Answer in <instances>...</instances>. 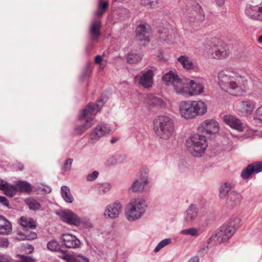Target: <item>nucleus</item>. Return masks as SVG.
<instances>
[{"instance_id": "obj_13", "label": "nucleus", "mask_w": 262, "mask_h": 262, "mask_svg": "<svg viewBox=\"0 0 262 262\" xmlns=\"http://www.w3.org/2000/svg\"><path fill=\"white\" fill-rule=\"evenodd\" d=\"M62 220L67 224L78 226L80 224V218L74 212L69 209L62 210L58 213Z\"/></svg>"}, {"instance_id": "obj_46", "label": "nucleus", "mask_w": 262, "mask_h": 262, "mask_svg": "<svg viewBox=\"0 0 262 262\" xmlns=\"http://www.w3.org/2000/svg\"><path fill=\"white\" fill-rule=\"evenodd\" d=\"M157 0H141V4L150 8H153L157 4Z\"/></svg>"}, {"instance_id": "obj_63", "label": "nucleus", "mask_w": 262, "mask_h": 262, "mask_svg": "<svg viewBox=\"0 0 262 262\" xmlns=\"http://www.w3.org/2000/svg\"><path fill=\"white\" fill-rule=\"evenodd\" d=\"M215 3L218 6H223L225 3V0H215Z\"/></svg>"}, {"instance_id": "obj_17", "label": "nucleus", "mask_w": 262, "mask_h": 262, "mask_svg": "<svg viewBox=\"0 0 262 262\" xmlns=\"http://www.w3.org/2000/svg\"><path fill=\"white\" fill-rule=\"evenodd\" d=\"M104 104V101L102 99L98 100L95 104L89 103L84 108L83 111V116L86 117L88 115L94 119V116L100 110Z\"/></svg>"}, {"instance_id": "obj_4", "label": "nucleus", "mask_w": 262, "mask_h": 262, "mask_svg": "<svg viewBox=\"0 0 262 262\" xmlns=\"http://www.w3.org/2000/svg\"><path fill=\"white\" fill-rule=\"evenodd\" d=\"M186 146L188 152L193 156L201 157L204 155L207 146L206 137L199 134L191 136L186 141Z\"/></svg>"}, {"instance_id": "obj_12", "label": "nucleus", "mask_w": 262, "mask_h": 262, "mask_svg": "<svg viewBox=\"0 0 262 262\" xmlns=\"http://www.w3.org/2000/svg\"><path fill=\"white\" fill-rule=\"evenodd\" d=\"M153 71L149 70L142 72L139 75L136 76L135 80L144 88L149 89L153 85Z\"/></svg>"}, {"instance_id": "obj_38", "label": "nucleus", "mask_w": 262, "mask_h": 262, "mask_svg": "<svg viewBox=\"0 0 262 262\" xmlns=\"http://www.w3.org/2000/svg\"><path fill=\"white\" fill-rule=\"evenodd\" d=\"M148 103L150 105L156 107H162L164 105L163 100L160 98L154 96H150L148 97Z\"/></svg>"}, {"instance_id": "obj_43", "label": "nucleus", "mask_w": 262, "mask_h": 262, "mask_svg": "<svg viewBox=\"0 0 262 262\" xmlns=\"http://www.w3.org/2000/svg\"><path fill=\"white\" fill-rule=\"evenodd\" d=\"M171 243V238H165L162 240L155 248L154 251L156 253L159 252L161 249Z\"/></svg>"}, {"instance_id": "obj_25", "label": "nucleus", "mask_w": 262, "mask_h": 262, "mask_svg": "<svg viewBox=\"0 0 262 262\" xmlns=\"http://www.w3.org/2000/svg\"><path fill=\"white\" fill-rule=\"evenodd\" d=\"M198 213V208L196 205L191 204L187 208L184 214V221L189 223L192 222L196 218Z\"/></svg>"}, {"instance_id": "obj_55", "label": "nucleus", "mask_w": 262, "mask_h": 262, "mask_svg": "<svg viewBox=\"0 0 262 262\" xmlns=\"http://www.w3.org/2000/svg\"><path fill=\"white\" fill-rule=\"evenodd\" d=\"M0 262H15V260L11 258L9 255L4 254L0 255Z\"/></svg>"}, {"instance_id": "obj_59", "label": "nucleus", "mask_w": 262, "mask_h": 262, "mask_svg": "<svg viewBox=\"0 0 262 262\" xmlns=\"http://www.w3.org/2000/svg\"><path fill=\"white\" fill-rule=\"evenodd\" d=\"M256 118L260 120H262V105L257 109L256 111Z\"/></svg>"}, {"instance_id": "obj_35", "label": "nucleus", "mask_w": 262, "mask_h": 262, "mask_svg": "<svg viewBox=\"0 0 262 262\" xmlns=\"http://www.w3.org/2000/svg\"><path fill=\"white\" fill-rule=\"evenodd\" d=\"M108 7V3L106 1L99 0L98 9L95 12V15L98 17H101L106 11Z\"/></svg>"}, {"instance_id": "obj_10", "label": "nucleus", "mask_w": 262, "mask_h": 262, "mask_svg": "<svg viewBox=\"0 0 262 262\" xmlns=\"http://www.w3.org/2000/svg\"><path fill=\"white\" fill-rule=\"evenodd\" d=\"M122 209L123 206L120 202H115L105 207L104 215L107 219H116L119 217Z\"/></svg>"}, {"instance_id": "obj_21", "label": "nucleus", "mask_w": 262, "mask_h": 262, "mask_svg": "<svg viewBox=\"0 0 262 262\" xmlns=\"http://www.w3.org/2000/svg\"><path fill=\"white\" fill-rule=\"evenodd\" d=\"M173 88L175 92L179 94L188 96L189 90V80L186 79L179 78L175 82Z\"/></svg>"}, {"instance_id": "obj_50", "label": "nucleus", "mask_w": 262, "mask_h": 262, "mask_svg": "<svg viewBox=\"0 0 262 262\" xmlns=\"http://www.w3.org/2000/svg\"><path fill=\"white\" fill-rule=\"evenodd\" d=\"M249 165H251V168L253 169V172L258 173L262 171V163L260 162L253 163Z\"/></svg>"}, {"instance_id": "obj_39", "label": "nucleus", "mask_w": 262, "mask_h": 262, "mask_svg": "<svg viewBox=\"0 0 262 262\" xmlns=\"http://www.w3.org/2000/svg\"><path fill=\"white\" fill-rule=\"evenodd\" d=\"M47 248L51 251L58 252H63V250L60 249L58 242L55 240L49 241L47 245Z\"/></svg>"}, {"instance_id": "obj_48", "label": "nucleus", "mask_w": 262, "mask_h": 262, "mask_svg": "<svg viewBox=\"0 0 262 262\" xmlns=\"http://www.w3.org/2000/svg\"><path fill=\"white\" fill-rule=\"evenodd\" d=\"M73 259L75 262H90L89 258L81 254H76L74 256Z\"/></svg>"}, {"instance_id": "obj_47", "label": "nucleus", "mask_w": 262, "mask_h": 262, "mask_svg": "<svg viewBox=\"0 0 262 262\" xmlns=\"http://www.w3.org/2000/svg\"><path fill=\"white\" fill-rule=\"evenodd\" d=\"M73 161L72 158L67 159L64 163L63 166L62 167V170L64 172L69 171L71 170Z\"/></svg>"}, {"instance_id": "obj_22", "label": "nucleus", "mask_w": 262, "mask_h": 262, "mask_svg": "<svg viewBox=\"0 0 262 262\" xmlns=\"http://www.w3.org/2000/svg\"><path fill=\"white\" fill-rule=\"evenodd\" d=\"M223 119L225 123L231 128L239 132L244 130V124L236 117L230 115H226L224 116Z\"/></svg>"}, {"instance_id": "obj_16", "label": "nucleus", "mask_w": 262, "mask_h": 262, "mask_svg": "<svg viewBox=\"0 0 262 262\" xmlns=\"http://www.w3.org/2000/svg\"><path fill=\"white\" fill-rule=\"evenodd\" d=\"M245 12L249 18L262 21V7L247 5Z\"/></svg>"}, {"instance_id": "obj_62", "label": "nucleus", "mask_w": 262, "mask_h": 262, "mask_svg": "<svg viewBox=\"0 0 262 262\" xmlns=\"http://www.w3.org/2000/svg\"><path fill=\"white\" fill-rule=\"evenodd\" d=\"M6 184V181L0 178V190H2L4 187H5V184Z\"/></svg>"}, {"instance_id": "obj_31", "label": "nucleus", "mask_w": 262, "mask_h": 262, "mask_svg": "<svg viewBox=\"0 0 262 262\" xmlns=\"http://www.w3.org/2000/svg\"><path fill=\"white\" fill-rule=\"evenodd\" d=\"M4 193L8 196L12 197L17 193V188L16 185H12L6 181L5 187L2 190Z\"/></svg>"}, {"instance_id": "obj_11", "label": "nucleus", "mask_w": 262, "mask_h": 262, "mask_svg": "<svg viewBox=\"0 0 262 262\" xmlns=\"http://www.w3.org/2000/svg\"><path fill=\"white\" fill-rule=\"evenodd\" d=\"M176 31L170 26L158 30L159 38L161 41L171 43L174 41Z\"/></svg>"}, {"instance_id": "obj_15", "label": "nucleus", "mask_w": 262, "mask_h": 262, "mask_svg": "<svg viewBox=\"0 0 262 262\" xmlns=\"http://www.w3.org/2000/svg\"><path fill=\"white\" fill-rule=\"evenodd\" d=\"M199 130L208 134H215L219 132V124L214 120H206L200 125Z\"/></svg>"}, {"instance_id": "obj_45", "label": "nucleus", "mask_w": 262, "mask_h": 262, "mask_svg": "<svg viewBox=\"0 0 262 262\" xmlns=\"http://www.w3.org/2000/svg\"><path fill=\"white\" fill-rule=\"evenodd\" d=\"M112 188V185L109 183H104L102 184L98 188L99 193L101 195L104 194L110 191Z\"/></svg>"}, {"instance_id": "obj_9", "label": "nucleus", "mask_w": 262, "mask_h": 262, "mask_svg": "<svg viewBox=\"0 0 262 262\" xmlns=\"http://www.w3.org/2000/svg\"><path fill=\"white\" fill-rule=\"evenodd\" d=\"M211 56L215 59H224L227 57L229 51L227 45L223 42H219L209 49Z\"/></svg>"}, {"instance_id": "obj_64", "label": "nucleus", "mask_w": 262, "mask_h": 262, "mask_svg": "<svg viewBox=\"0 0 262 262\" xmlns=\"http://www.w3.org/2000/svg\"><path fill=\"white\" fill-rule=\"evenodd\" d=\"M199 258L198 256H193L191 258L188 262H199Z\"/></svg>"}, {"instance_id": "obj_20", "label": "nucleus", "mask_w": 262, "mask_h": 262, "mask_svg": "<svg viewBox=\"0 0 262 262\" xmlns=\"http://www.w3.org/2000/svg\"><path fill=\"white\" fill-rule=\"evenodd\" d=\"M63 245L68 248H77L80 246V240L75 235L71 234H64L61 238Z\"/></svg>"}, {"instance_id": "obj_1", "label": "nucleus", "mask_w": 262, "mask_h": 262, "mask_svg": "<svg viewBox=\"0 0 262 262\" xmlns=\"http://www.w3.org/2000/svg\"><path fill=\"white\" fill-rule=\"evenodd\" d=\"M181 116L186 119H191L202 116L207 112V106L201 100L182 101L179 105Z\"/></svg>"}, {"instance_id": "obj_36", "label": "nucleus", "mask_w": 262, "mask_h": 262, "mask_svg": "<svg viewBox=\"0 0 262 262\" xmlns=\"http://www.w3.org/2000/svg\"><path fill=\"white\" fill-rule=\"evenodd\" d=\"M142 55L139 53H134L132 52L130 53L126 58L127 62L129 64L137 63L141 61Z\"/></svg>"}, {"instance_id": "obj_2", "label": "nucleus", "mask_w": 262, "mask_h": 262, "mask_svg": "<svg viewBox=\"0 0 262 262\" xmlns=\"http://www.w3.org/2000/svg\"><path fill=\"white\" fill-rule=\"evenodd\" d=\"M154 129L158 137L164 140H168L173 134L174 121L169 116H159L154 120Z\"/></svg>"}, {"instance_id": "obj_49", "label": "nucleus", "mask_w": 262, "mask_h": 262, "mask_svg": "<svg viewBox=\"0 0 262 262\" xmlns=\"http://www.w3.org/2000/svg\"><path fill=\"white\" fill-rule=\"evenodd\" d=\"M25 238L23 239L32 240L37 237V234L33 231L27 230L24 234Z\"/></svg>"}, {"instance_id": "obj_40", "label": "nucleus", "mask_w": 262, "mask_h": 262, "mask_svg": "<svg viewBox=\"0 0 262 262\" xmlns=\"http://www.w3.org/2000/svg\"><path fill=\"white\" fill-rule=\"evenodd\" d=\"M180 233L182 235L198 236L200 234V230L195 228H190L182 230Z\"/></svg>"}, {"instance_id": "obj_54", "label": "nucleus", "mask_w": 262, "mask_h": 262, "mask_svg": "<svg viewBox=\"0 0 262 262\" xmlns=\"http://www.w3.org/2000/svg\"><path fill=\"white\" fill-rule=\"evenodd\" d=\"M115 157L117 164L123 163L126 160V156L124 155H116Z\"/></svg>"}, {"instance_id": "obj_23", "label": "nucleus", "mask_w": 262, "mask_h": 262, "mask_svg": "<svg viewBox=\"0 0 262 262\" xmlns=\"http://www.w3.org/2000/svg\"><path fill=\"white\" fill-rule=\"evenodd\" d=\"M238 107V115H250L255 108V103L253 101L249 100L243 101L240 103Z\"/></svg>"}, {"instance_id": "obj_52", "label": "nucleus", "mask_w": 262, "mask_h": 262, "mask_svg": "<svg viewBox=\"0 0 262 262\" xmlns=\"http://www.w3.org/2000/svg\"><path fill=\"white\" fill-rule=\"evenodd\" d=\"M214 242H212L211 243H210L209 244H208V243H207V245H203L201 248V249H200V250L199 251L198 253L200 255H204L205 253H207V252L208 251V249L209 248V247H211V244H213V243H214Z\"/></svg>"}, {"instance_id": "obj_26", "label": "nucleus", "mask_w": 262, "mask_h": 262, "mask_svg": "<svg viewBox=\"0 0 262 262\" xmlns=\"http://www.w3.org/2000/svg\"><path fill=\"white\" fill-rule=\"evenodd\" d=\"M204 90V86L201 83L193 80H189V90L188 96L201 94Z\"/></svg>"}, {"instance_id": "obj_51", "label": "nucleus", "mask_w": 262, "mask_h": 262, "mask_svg": "<svg viewBox=\"0 0 262 262\" xmlns=\"http://www.w3.org/2000/svg\"><path fill=\"white\" fill-rule=\"evenodd\" d=\"M98 175L99 172L97 171H94L92 173L87 175L86 180L88 181H93L98 178Z\"/></svg>"}, {"instance_id": "obj_7", "label": "nucleus", "mask_w": 262, "mask_h": 262, "mask_svg": "<svg viewBox=\"0 0 262 262\" xmlns=\"http://www.w3.org/2000/svg\"><path fill=\"white\" fill-rule=\"evenodd\" d=\"M236 230L233 225H223L208 239V244L215 242L219 237H222V242H225L233 236Z\"/></svg>"}, {"instance_id": "obj_57", "label": "nucleus", "mask_w": 262, "mask_h": 262, "mask_svg": "<svg viewBox=\"0 0 262 262\" xmlns=\"http://www.w3.org/2000/svg\"><path fill=\"white\" fill-rule=\"evenodd\" d=\"M15 262H36L35 260L30 256H22L20 260H15Z\"/></svg>"}, {"instance_id": "obj_58", "label": "nucleus", "mask_w": 262, "mask_h": 262, "mask_svg": "<svg viewBox=\"0 0 262 262\" xmlns=\"http://www.w3.org/2000/svg\"><path fill=\"white\" fill-rule=\"evenodd\" d=\"M0 203L5 207H9V202L5 196L0 195Z\"/></svg>"}, {"instance_id": "obj_61", "label": "nucleus", "mask_w": 262, "mask_h": 262, "mask_svg": "<svg viewBox=\"0 0 262 262\" xmlns=\"http://www.w3.org/2000/svg\"><path fill=\"white\" fill-rule=\"evenodd\" d=\"M102 59L101 56L100 55H97L95 57V61L96 63L100 64L101 62L102 61Z\"/></svg>"}, {"instance_id": "obj_33", "label": "nucleus", "mask_w": 262, "mask_h": 262, "mask_svg": "<svg viewBox=\"0 0 262 262\" xmlns=\"http://www.w3.org/2000/svg\"><path fill=\"white\" fill-rule=\"evenodd\" d=\"M17 190L18 189L21 192H29L32 190L31 185L27 181H19L16 185Z\"/></svg>"}, {"instance_id": "obj_56", "label": "nucleus", "mask_w": 262, "mask_h": 262, "mask_svg": "<svg viewBox=\"0 0 262 262\" xmlns=\"http://www.w3.org/2000/svg\"><path fill=\"white\" fill-rule=\"evenodd\" d=\"M9 242L7 238H0V247L7 248L9 246Z\"/></svg>"}, {"instance_id": "obj_5", "label": "nucleus", "mask_w": 262, "mask_h": 262, "mask_svg": "<svg viewBox=\"0 0 262 262\" xmlns=\"http://www.w3.org/2000/svg\"><path fill=\"white\" fill-rule=\"evenodd\" d=\"M187 14L185 18L186 22L193 23L196 25L201 23L205 18L201 6L194 1H191L187 4Z\"/></svg>"}, {"instance_id": "obj_37", "label": "nucleus", "mask_w": 262, "mask_h": 262, "mask_svg": "<svg viewBox=\"0 0 262 262\" xmlns=\"http://www.w3.org/2000/svg\"><path fill=\"white\" fill-rule=\"evenodd\" d=\"M26 203L29 209L32 210H37L40 208V204L33 198H29L26 200Z\"/></svg>"}, {"instance_id": "obj_30", "label": "nucleus", "mask_w": 262, "mask_h": 262, "mask_svg": "<svg viewBox=\"0 0 262 262\" xmlns=\"http://www.w3.org/2000/svg\"><path fill=\"white\" fill-rule=\"evenodd\" d=\"M179 78L178 75L172 71H169L162 77V80L165 82L166 85H172L173 86L174 85L175 82H177Z\"/></svg>"}, {"instance_id": "obj_42", "label": "nucleus", "mask_w": 262, "mask_h": 262, "mask_svg": "<svg viewBox=\"0 0 262 262\" xmlns=\"http://www.w3.org/2000/svg\"><path fill=\"white\" fill-rule=\"evenodd\" d=\"M35 190L37 192V193L40 194H47L50 193L51 191V188L49 186L43 184H40L36 186Z\"/></svg>"}, {"instance_id": "obj_41", "label": "nucleus", "mask_w": 262, "mask_h": 262, "mask_svg": "<svg viewBox=\"0 0 262 262\" xmlns=\"http://www.w3.org/2000/svg\"><path fill=\"white\" fill-rule=\"evenodd\" d=\"M230 190L231 187L229 184L225 183L221 185L220 188V197L221 199H224L230 193Z\"/></svg>"}, {"instance_id": "obj_24", "label": "nucleus", "mask_w": 262, "mask_h": 262, "mask_svg": "<svg viewBox=\"0 0 262 262\" xmlns=\"http://www.w3.org/2000/svg\"><path fill=\"white\" fill-rule=\"evenodd\" d=\"M101 23L100 20H93L90 27V35L93 40L97 41L100 35Z\"/></svg>"}, {"instance_id": "obj_32", "label": "nucleus", "mask_w": 262, "mask_h": 262, "mask_svg": "<svg viewBox=\"0 0 262 262\" xmlns=\"http://www.w3.org/2000/svg\"><path fill=\"white\" fill-rule=\"evenodd\" d=\"M20 225L24 227L31 229H35L36 225L34 221L30 217L22 216L20 218Z\"/></svg>"}, {"instance_id": "obj_27", "label": "nucleus", "mask_w": 262, "mask_h": 262, "mask_svg": "<svg viewBox=\"0 0 262 262\" xmlns=\"http://www.w3.org/2000/svg\"><path fill=\"white\" fill-rule=\"evenodd\" d=\"M242 200L241 194L232 191L228 194L226 200L227 204L230 207H234L240 204Z\"/></svg>"}, {"instance_id": "obj_19", "label": "nucleus", "mask_w": 262, "mask_h": 262, "mask_svg": "<svg viewBox=\"0 0 262 262\" xmlns=\"http://www.w3.org/2000/svg\"><path fill=\"white\" fill-rule=\"evenodd\" d=\"M79 118L80 120L84 119L85 123L83 124L78 125L75 127V132L78 135H81L84 132L86 129L91 127L95 123L94 118L88 115L84 117L83 116V111H82L81 114L79 115Z\"/></svg>"}, {"instance_id": "obj_28", "label": "nucleus", "mask_w": 262, "mask_h": 262, "mask_svg": "<svg viewBox=\"0 0 262 262\" xmlns=\"http://www.w3.org/2000/svg\"><path fill=\"white\" fill-rule=\"evenodd\" d=\"M178 61L181 64L182 67L186 70L194 69L196 66V62H194L189 57L186 56H181L178 58Z\"/></svg>"}, {"instance_id": "obj_34", "label": "nucleus", "mask_w": 262, "mask_h": 262, "mask_svg": "<svg viewBox=\"0 0 262 262\" xmlns=\"http://www.w3.org/2000/svg\"><path fill=\"white\" fill-rule=\"evenodd\" d=\"M61 194L64 200L71 203L73 201V197L72 196L70 188L67 186H62L61 187Z\"/></svg>"}, {"instance_id": "obj_8", "label": "nucleus", "mask_w": 262, "mask_h": 262, "mask_svg": "<svg viewBox=\"0 0 262 262\" xmlns=\"http://www.w3.org/2000/svg\"><path fill=\"white\" fill-rule=\"evenodd\" d=\"M149 169L146 167H142L139 173L138 178L134 181L130 190L134 192H142L145 185L147 184Z\"/></svg>"}, {"instance_id": "obj_44", "label": "nucleus", "mask_w": 262, "mask_h": 262, "mask_svg": "<svg viewBox=\"0 0 262 262\" xmlns=\"http://www.w3.org/2000/svg\"><path fill=\"white\" fill-rule=\"evenodd\" d=\"M251 165H248L247 167L244 168L241 172V177L244 179H248L251 174L253 172V169L251 168Z\"/></svg>"}, {"instance_id": "obj_18", "label": "nucleus", "mask_w": 262, "mask_h": 262, "mask_svg": "<svg viewBox=\"0 0 262 262\" xmlns=\"http://www.w3.org/2000/svg\"><path fill=\"white\" fill-rule=\"evenodd\" d=\"M136 37L141 41L149 42L151 35L150 29L149 25L146 24H140L137 27Z\"/></svg>"}, {"instance_id": "obj_53", "label": "nucleus", "mask_w": 262, "mask_h": 262, "mask_svg": "<svg viewBox=\"0 0 262 262\" xmlns=\"http://www.w3.org/2000/svg\"><path fill=\"white\" fill-rule=\"evenodd\" d=\"M105 164L108 166H114L117 165L115 155L108 158L106 160Z\"/></svg>"}, {"instance_id": "obj_14", "label": "nucleus", "mask_w": 262, "mask_h": 262, "mask_svg": "<svg viewBox=\"0 0 262 262\" xmlns=\"http://www.w3.org/2000/svg\"><path fill=\"white\" fill-rule=\"evenodd\" d=\"M111 131L110 127L107 124L98 125L92 131L90 135L91 142L95 143L103 136L110 134Z\"/></svg>"}, {"instance_id": "obj_3", "label": "nucleus", "mask_w": 262, "mask_h": 262, "mask_svg": "<svg viewBox=\"0 0 262 262\" xmlns=\"http://www.w3.org/2000/svg\"><path fill=\"white\" fill-rule=\"evenodd\" d=\"M147 207V203L143 198L130 200L125 208L126 218L130 222L140 219L145 213Z\"/></svg>"}, {"instance_id": "obj_60", "label": "nucleus", "mask_w": 262, "mask_h": 262, "mask_svg": "<svg viewBox=\"0 0 262 262\" xmlns=\"http://www.w3.org/2000/svg\"><path fill=\"white\" fill-rule=\"evenodd\" d=\"M64 252H65V251H63V252H60L62 254V255L60 256V258L66 260H69V258H70V255L66 254Z\"/></svg>"}, {"instance_id": "obj_29", "label": "nucleus", "mask_w": 262, "mask_h": 262, "mask_svg": "<svg viewBox=\"0 0 262 262\" xmlns=\"http://www.w3.org/2000/svg\"><path fill=\"white\" fill-rule=\"evenodd\" d=\"M11 231L10 222L4 216L0 215V234H8Z\"/></svg>"}, {"instance_id": "obj_6", "label": "nucleus", "mask_w": 262, "mask_h": 262, "mask_svg": "<svg viewBox=\"0 0 262 262\" xmlns=\"http://www.w3.org/2000/svg\"><path fill=\"white\" fill-rule=\"evenodd\" d=\"M231 74L233 73H226V72L222 71L218 74L219 83L222 89L226 90L228 88L233 90L235 89L242 79L241 76L235 75L233 76Z\"/></svg>"}]
</instances>
